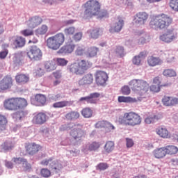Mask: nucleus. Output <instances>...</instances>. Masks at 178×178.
I'll return each mask as SVG.
<instances>
[{
  "mask_svg": "<svg viewBox=\"0 0 178 178\" xmlns=\"http://www.w3.org/2000/svg\"><path fill=\"white\" fill-rule=\"evenodd\" d=\"M84 17L90 19L94 16H98L100 19L108 17L109 13L106 10H101V3L97 0H88L84 5Z\"/></svg>",
  "mask_w": 178,
  "mask_h": 178,
  "instance_id": "f257e3e1",
  "label": "nucleus"
},
{
  "mask_svg": "<svg viewBox=\"0 0 178 178\" xmlns=\"http://www.w3.org/2000/svg\"><path fill=\"white\" fill-rule=\"evenodd\" d=\"M173 23V18L165 13L159 14L151 19L149 26L154 30H163L168 29Z\"/></svg>",
  "mask_w": 178,
  "mask_h": 178,
  "instance_id": "f03ea898",
  "label": "nucleus"
},
{
  "mask_svg": "<svg viewBox=\"0 0 178 178\" xmlns=\"http://www.w3.org/2000/svg\"><path fill=\"white\" fill-rule=\"evenodd\" d=\"M141 122H143L141 116L138 115V113L133 111L125 113L122 118H119V122L121 123V124L131 126L132 127H134V126H140Z\"/></svg>",
  "mask_w": 178,
  "mask_h": 178,
  "instance_id": "7ed1b4c3",
  "label": "nucleus"
},
{
  "mask_svg": "<svg viewBox=\"0 0 178 178\" xmlns=\"http://www.w3.org/2000/svg\"><path fill=\"white\" fill-rule=\"evenodd\" d=\"M27 100L22 97H10L3 102V108L6 111H17L19 108H26Z\"/></svg>",
  "mask_w": 178,
  "mask_h": 178,
  "instance_id": "20e7f679",
  "label": "nucleus"
},
{
  "mask_svg": "<svg viewBox=\"0 0 178 178\" xmlns=\"http://www.w3.org/2000/svg\"><path fill=\"white\" fill-rule=\"evenodd\" d=\"M91 67V64L88 60H81L77 63H73L68 66V70L76 76H83L88 69Z\"/></svg>",
  "mask_w": 178,
  "mask_h": 178,
  "instance_id": "39448f33",
  "label": "nucleus"
},
{
  "mask_svg": "<svg viewBox=\"0 0 178 178\" xmlns=\"http://www.w3.org/2000/svg\"><path fill=\"white\" fill-rule=\"evenodd\" d=\"M65 34L58 33L54 36L49 37L47 40V47L53 51H58L65 44Z\"/></svg>",
  "mask_w": 178,
  "mask_h": 178,
  "instance_id": "423d86ee",
  "label": "nucleus"
},
{
  "mask_svg": "<svg viewBox=\"0 0 178 178\" xmlns=\"http://www.w3.org/2000/svg\"><path fill=\"white\" fill-rule=\"evenodd\" d=\"M70 136L75 141H81L87 136V132L83 129L81 124H74V129H71Z\"/></svg>",
  "mask_w": 178,
  "mask_h": 178,
  "instance_id": "0eeeda50",
  "label": "nucleus"
},
{
  "mask_svg": "<svg viewBox=\"0 0 178 178\" xmlns=\"http://www.w3.org/2000/svg\"><path fill=\"white\" fill-rule=\"evenodd\" d=\"M27 56L31 60L38 62V60L42 59V51L38 47L33 45L29 48V50L27 52Z\"/></svg>",
  "mask_w": 178,
  "mask_h": 178,
  "instance_id": "6e6552de",
  "label": "nucleus"
},
{
  "mask_svg": "<svg viewBox=\"0 0 178 178\" xmlns=\"http://www.w3.org/2000/svg\"><path fill=\"white\" fill-rule=\"evenodd\" d=\"M130 86L134 91H141V92H147L148 91V83L144 80L134 79L130 82Z\"/></svg>",
  "mask_w": 178,
  "mask_h": 178,
  "instance_id": "1a4fd4ad",
  "label": "nucleus"
},
{
  "mask_svg": "<svg viewBox=\"0 0 178 178\" xmlns=\"http://www.w3.org/2000/svg\"><path fill=\"white\" fill-rule=\"evenodd\" d=\"M149 17V15L146 12H138L134 16V23L136 26H144Z\"/></svg>",
  "mask_w": 178,
  "mask_h": 178,
  "instance_id": "9d476101",
  "label": "nucleus"
},
{
  "mask_svg": "<svg viewBox=\"0 0 178 178\" xmlns=\"http://www.w3.org/2000/svg\"><path fill=\"white\" fill-rule=\"evenodd\" d=\"M76 48V44L70 40L67 42L64 46H63L58 51L57 54L59 55H69L72 54Z\"/></svg>",
  "mask_w": 178,
  "mask_h": 178,
  "instance_id": "9b49d317",
  "label": "nucleus"
},
{
  "mask_svg": "<svg viewBox=\"0 0 178 178\" xmlns=\"http://www.w3.org/2000/svg\"><path fill=\"white\" fill-rule=\"evenodd\" d=\"M13 86V79L10 76L6 75L0 81V91L10 90Z\"/></svg>",
  "mask_w": 178,
  "mask_h": 178,
  "instance_id": "f8f14e48",
  "label": "nucleus"
},
{
  "mask_svg": "<svg viewBox=\"0 0 178 178\" xmlns=\"http://www.w3.org/2000/svg\"><path fill=\"white\" fill-rule=\"evenodd\" d=\"M97 86H105L108 81V74L103 71H97L95 75Z\"/></svg>",
  "mask_w": 178,
  "mask_h": 178,
  "instance_id": "ddd939ff",
  "label": "nucleus"
},
{
  "mask_svg": "<svg viewBox=\"0 0 178 178\" xmlns=\"http://www.w3.org/2000/svg\"><path fill=\"white\" fill-rule=\"evenodd\" d=\"M26 152L28 155H35L42 149V147L35 143H29L25 146Z\"/></svg>",
  "mask_w": 178,
  "mask_h": 178,
  "instance_id": "4468645a",
  "label": "nucleus"
},
{
  "mask_svg": "<svg viewBox=\"0 0 178 178\" xmlns=\"http://www.w3.org/2000/svg\"><path fill=\"white\" fill-rule=\"evenodd\" d=\"M24 108L26 107L17 108V110H16L17 111L12 114L13 118H14L16 122L24 120L26 116L29 115V112L24 109Z\"/></svg>",
  "mask_w": 178,
  "mask_h": 178,
  "instance_id": "2eb2a0df",
  "label": "nucleus"
},
{
  "mask_svg": "<svg viewBox=\"0 0 178 178\" xmlns=\"http://www.w3.org/2000/svg\"><path fill=\"white\" fill-rule=\"evenodd\" d=\"M10 42L15 48H23L26 45V39L22 36H13L9 38Z\"/></svg>",
  "mask_w": 178,
  "mask_h": 178,
  "instance_id": "dca6fc26",
  "label": "nucleus"
},
{
  "mask_svg": "<svg viewBox=\"0 0 178 178\" xmlns=\"http://www.w3.org/2000/svg\"><path fill=\"white\" fill-rule=\"evenodd\" d=\"M47 122V114L45 113H38L33 115L32 123L33 124H44Z\"/></svg>",
  "mask_w": 178,
  "mask_h": 178,
  "instance_id": "f3484780",
  "label": "nucleus"
},
{
  "mask_svg": "<svg viewBox=\"0 0 178 178\" xmlns=\"http://www.w3.org/2000/svg\"><path fill=\"white\" fill-rule=\"evenodd\" d=\"M101 97V94L98 92L90 93L89 96L81 97L79 99L80 102H83V101H86L87 104H97L98 101V98Z\"/></svg>",
  "mask_w": 178,
  "mask_h": 178,
  "instance_id": "a211bd4d",
  "label": "nucleus"
},
{
  "mask_svg": "<svg viewBox=\"0 0 178 178\" xmlns=\"http://www.w3.org/2000/svg\"><path fill=\"white\" fill-rule=\"evenodd\" d=\"M92 83H94V76L92 74H87L78 81L77 84L79 87H81L83 86H90Z\"/></svg>",
  "mask_w": 178,
  "mask_h": 178,
  "instance_id": "6ab92c4d",
  "label": "nucleus"
},
{
  "mask_svg": "<svg viewBox=\"0 0 178 178\" xmlns=\"http://www.w3.org/2000/svg\"><path fill=\"white\" fill-rule=\"evenodd\" d=\"M176 38H177V35L173 33V30H168L165 33L160 36V40L167 43L172 42Z\"/></svg>",
  "mask_w": 178,
  "mask_h": 178,
  "instance_id": "aec40b11",
  "label": "nucleus"
},
{
  "mask_svg": "<svg viewBox=\"0 0 178 178\" xmlns=\"http://www.w3.org/2000/svg\"><path fill=\"white\" fill-rule=\"evenodd\" d=\"M41 23H42V18L38 16L33 17L26 22V26L29 29H35V27L40 26Z\"/></svg>",
  "mask_w": 178,
  "mask_h": 178,
  "instance_id": "412c9836",
  "label": "nucleus"
},
{
  "mask_svg": "<svg viewBox=\"0 0 178 178\" xmlns=\"http://www.w3.org/2000/svg\"><path fill=\"white\" fill-rule=\"evenodd\" d=\"M161 101L165 106H173L178 104V98L168 95H165Z\"/></svg>",
  "mask_w": 178,
  "mask_h": 178,
  "instance_id": "4be33fe9",
  "label": "nucleus"
},
{
  "mask_svg": "<svg viewBox=\"0 0 178 178\" xmlns=\"http://www.w3.org/2000/svg\"><path fill=\"white\" fill-rule=\"evenodd\" d=\"M100 147L101 143L99 142H92L84 146L82 151L84 154H88V151H97Z\"/></svg>",
  "mask_w": 178,
  "mask_h": 178,
  "instance_id": "5701e85b",
  "label": "nucleus"
},
{
  "mask_svg": "<svg viewBox=\"0 0 178 178\" xmlns=\"http://www.w3.org/2000/svg\"><path fill=\"white\" fill-rule=\"evenodd\" d=\"M118 21L115 23L114 26L110 29L111 33H119L123 29V26H124V21L120 17L118 18Z\"/></svg>",
  "mask_w": 178,
  "mask_h": 178,
  "instance_id": "b1692460",
  "label": "nucleus"
},
{
  "mask_svg": "<svg viewBox=\"0 0 178 178\" xmlns=\"http://www.w3.org/2000/svg\"><path fill=\"white\" fill-rule=\"evenodd\" d=\"M99 52V48L91 46L88 47L85 53L86 58H95Z\"/></svg>",
  "mask_w": 178,
  "mask_h": 178,
  "instance_id": "393cba45",
  "label": "nucleus"
},
{
  "mask_svg": "<svg viewBox=\"0 0 178 178\" xmlns=\"http://www.w3.org/2000/svg\"><path fill=\"white\" fill-rule=\"evenodd\" d=\"M156 133L159 137H161V138H170V132H169L165 127H160L157 128Z\"/></svg>",
  "mask_w": 178,
  "mask_h": 178,
  "instance_id": "a878e982",
  "label": "nucleus"
},
{
  "mask_svg": "<svg viewBox=\"0 0 178 178\" xmlns=\"http://www.w3.org/2000/svg\"><path fill=\"white\" fill-rule=\"evenodd\" d=\"M65 118L68 122H73L80 118V113L79 111H72L65 114Z\"/></svg>",
  "mask_w": 178,
  "mask_h": 178,
  "instance_id": "bb28decb",
  "label": "nucleus"
},
{
  "mask_svg": "<svg viewBox=\"0 0 178 178\" xmlns=\"http://www.w3.org/2000/svg\"><path fill=\"white\" fill-rule=\"evenodd\" d=\"M154 158L156 159H161L162 158H165L166 156V150L164 147H160L154 149L152 152Z\"/></svg>",
  "mask_w": 178,
  "mask_h": 178,
  "instance_id": "cd10ccee",
  "label": "nucleus"
},
{
  "mask_svg": "<svg viewBox=\"0 0 178 178\" xmlns=\"http://www.w3.org/2000/svg\"><path fill=\"white\" fill-rule=\"evenodd\" d=\"M95 127L97 129H102L104 127L105 129H108V130H115V126L108 121H99L96 123Z\"/></svg>",
  "mask_w": 178,
  "mask_h": 178,
  "instance_id": "c85d7f7f",
  "label": "nucleus"
},
{
  "mask_svg": "<svg viewBox=\"0 0 178 178\" xmlns=\"http://www.w3.org/2000/svg\"><path fill=\"white\" fill-rule=\"evenodd\" d=\"M30 77L24 74H18L15 76V81L17 84H26L29 83Z\"/></svg>",
  "mask_w": 178,
  "mask_h": 178,
  "instance_id": "c756f323",
  "label": "nucleus"
},
{
  "mask_svg": "<svg viewBox=\"0 0 178 178\" xmlns=\"http://www.w3.org/2000/svg\"><path fill=\"white\" fill-rule=\"evenodd\" d=\"M147 63L149 66H152V67H154V66L162 65L163 61L162 60H161V58L158 57H154L151 56L147 58Z\"/></svg>",
  "mask_w": 178,
  "mask_h": 178,
  "instance_id": "7c9ffc66",
  "label": "nucleus"
},
{
  "mask_svg": "<svg viewBox=\"0 0 178 178\" xmlns=\"http://www.w3.org/2000/svg\"><path fill=\"white\" fill-rule=\"evenodd\" d=\"M49 167L51 170H54V172H59V170L63 168V165H62V161L56 160L49 163Z\"/></svg>",
  "mask_w": 178,
  "mask_h": 178,
  "instance_id": "2f4dec72",
  "label": "nucleus"
},
{
  "mask_svg": "<svg viewBox=\"0 0 178 178\" xmlns=\"http://www.w3.org/2000/svg\"><path fill=\"white\" fill-rule=\"evenodd\" d=\"M44 69L47 72H54L56 70V63L54 60L47 61L44 63Z\"/></svg>",
  "mask_w": 178,
  "mask_h": 178,
  "instance_id": "473e14b6",
  "label": "nucleus"
},
{
  "mask_svg": "<svg viewBox=\"0 0 178 178\" xmlns=\"http://www.w3.org/2000/svg\"><path fill=\"white\" fill-rule=\"evenodd\" d=\"M35 101L36 104L44 106V104L47 103V96L42 94H37L35 96Z\"/></svg>",
  "mask_w": 178,
  "mask_h": 178,
  "instance_id": "72a5a7b5",
  "label": "nucleus"
},
{
  "mask_svg": "<svg viewBox=\"0 0 178 178\" xmlns=\"http://www.w3.org/2000/svg\"><path fill=\"white\" fill-rule=\"evenodd\" d=\"M165 149V154L167 155H176L178 152V147L175 145H168L164 147Z\"/></svg>",
  "mask_w": 178,
  "mask_h": 178,
  "instance_id": "f704fd0d",
  "label": "nucleus"
},
{
  "mask_svg": "<svg viewBox=\"0 0 178 178\" xmlns=\"http://www.w3.org/2000/svg\"><path fill=\"white\" fill-rule=\"evenodd\" d=\"M15 147V145L12 143L4 142L3 144L0 145V150L1 152L5 151H10Z\"/></svg>",
  "mask_w": 178,
  "mask_h": 178,
  "instance_id": "c9c22d12",
  "label": "nucleus"
},
{
  "mask_svg": "<svg viewBox=\"0 0 178 178\" xmlns=\"http://www.w3.org/2000/svg\"><path fill=\"white\" fill-rule=\"evenodd\" d=\"M100 31H101V29H99V28H95L93 29L89 30L88 33L90 38H93L94 40H96V38H98L99 37Z\"/></svg>",
  "mask_w": 178,
  "mask_h": 178,
  "instance_id": "e433bc0d",
  "label": "nucleus"
},
{
  "mask_svg": "<svg viewBox=\"0 0 178 178\" xmlns=\"http://www.w3.org/2000/svg\"><path fill=\"white\" fill-rule=\"evenodd\" d=\"M118 101L120 103L124 102L126 104H129L130 102H137V99L133 97H124V96H119L118 98Z\"/></svg>",
  "mask_w": 178,
  "mask_h": 178,
  "instance_id": "4c0bfd02",
  "label": "nucleus"
},
{
  "mask_svg": "<svg viewBox=\"0 0 178 178\" xmlns=\"http://www.w3.org/2000/svg\"><path fill=\"white\" fill-rule=\"evenodd\" d=\"M72 102L70 101H61L57 102L53 104V108H65L66 106H70Z\"/></svg>",
  "mask_w": 178,
  "mask_h": 178,
  "instance_id": "58836bf2",
  "label": "nucleus"
},
{
  "mask_svg": "<svg viewBox=\"0 0 178 178\" xmlns=\"http://www.w3.org/2000/svg\"><path fill=\"white\" fill-rule=\"evenodd\" d=\"M115 149V143L113 141H107L104 145V151L107 154H111Z\"/></svg>",
  "mask_w": 178,
  "mask_h": 178,
  "instance_id": "ea45409f",
  "label": "nucleus"
},
{
  "mask_svg": "<svg viewBox=\"0 0 178 178\" xmlns=\"http://www.w3.org/2000/svg\"><path fill=\"white\" fill-rule=\"evenodd\" d=\"M163 74L165 77H176L177 76V74L176 73V71L173 69H165L163 72Z\"/></svg>",
  "mask_w": 178,
  "mask_h": 178,
  "instance_id": "a19ab883",
  "label": "nucleus"
},
{
  "mask_svg": "<svg viewBox=\"0 0 178 178\" xmlns=\"http://www.w3.org/2000/svg\"><path fill=\"white\" fill-rule=\"evenodd\" d=\"M170 86V83H164L159 85H152L150 86V91H152V92H159L161 91V87H169Z\"/></svg>",
  "mask_w": 178,
  "mask_h": 178,
  "instance_id": "79ce46f5",
  "label": "nucleus"
},
{
  "mask_svg": "<svg viewBox=\"0 0 178 178\" xmlns=\"http://www.w3.org/2000/svg\"><path fill=\"white\" fill-rule=\"evenodd\" d=\"M48 31V26L43 24L41 27L36 29L35 33L37 35H44V34H47Z\"/></svg>",
  "mask_w": 178,
  "mask_h": 178,
  "instance_id": "37998d69",
  "label": "nucleus"
},
{
  "mask_svg": "<svg viewBox=\"0 0 178 178\" xmlns=\"http://www.w3.org/2000/svg\"><path fill=\"white\" fill-rule=\"evenodd\" d=\"M44 73H45V71L40 65L36 67L33 70V74H35L37 77H41L44 76Z\"/></svg>",
  "mask_w": 178,
  "mask_h": 178,
  "instance_id": "c03bdc74",
  "label": "nucleus"
},
{
  "mask_svg": "<svg viewBox=\"0 0 178 178\" xmlns=\"http://www.w3.org/2000/svg\"><path fill=\"white\" fill-rule=\"evenodd\" d=\"M81 115L83 118H91L92 116V110L90 108H83L81 111Z\"/></svg>",
  "mask_w": 178,
  "mask_h": 178,
  "instance_id": "a18cd8bd",
  "label": "nucleus"
},
{
  "mask_svg": "<svg viewBox=\"0 0 178 178\" xmlns=\"http://www.w3.org/2000/svg\"><path fill=\"white\" fill-rule=\"evenodd\" d=\"M74 33H76V28L74 26H70L64 29V34L67 35V37L74 35Z\"/></svg>",
  "mask_w": 178,
  "mask_h": 178,
  "instance_id": "49530a36",
  "label": "nucleus"
},
{
  "mask_svg": "<svg viewBox=\"0 0 178 178\" xmlns=\"http://www.w3.org/2000/svg\"><path fill=\"white\" fill-rule=\"evenodd\" d=\"M169 6L174 12H178V0H170Z\"/></svg>",
  "mask_w": 178,
  "mask_h": 178,
  "instance_id": "de8ad7c7",
  "label": "nucleus"
},
{
  "mask_svg": "<svg viewBox=\"0 0 178 178\" xmlns=\"http://www.w3.org/2000/svg\"><path fill=\"white\" fill-rule=\"evenodd\" d=\"M56 63L58 66H66L69 61L63 58H56Z\"/></svg>",
  "mask_w": 178,
  "mask_h": 178,
  "instance_id": "09e8293b",
  "label": "nucleus"
},
{
  "mask_svg": "<svg viewBox=\"0 0 178 178\" xmlns=\"http://www.w3.org/2000/svg\"><path fill=\"white\" fill-rule=\"evenodd\" d=\"M40 175L42 177L48 178L51 177V170L48 168H42L40 170Z\"/></svg>",
  "mask_w": 178,
  "mask_h": 178,
  "instance_id": "8fccbe9b",
  "label": "nucleus"
},
{
  "mask_svg": "<svg viewBox=\"0 0 178 178\" xmlns=\"http://www.w3.org/2000/svg\"><path fill=\"white\" fill-rule=\"evenodd\" d=\"M120 92L122 95H129L130 92H131V90H130V87L128 86H124L121 88Z\"/></svg>",
  "mask_w": 178,
  "mask_h": 178,
  "instance_id": "3c124183",
  "label": "nucleus"
},
{
  "mask_svg": "<svg viewBox=\"0 0 178 178\" xmlns=\"http://www.w3.org/2000/svg\"><path fill=\"white\" fill-rule=\"evenodd\" d=\"M86 55V50L81 46H79L75 50V55L76 56H83V55Z\"/></svg>",
  "mask_w": 178,
  "mask_h": 178,
  "instance_id": "603ef678",
  "label": "nucleus"
},
{
  "mask_svg": "<svg viewBox=\"0 0 178 178\" xmlns=\"http://www.w3.org/2000/svg\"><path fill=\"white\" fill-rule=\"evenodd\" d=\"M21 34L24 37H29L30 35H34V31L33 29H24L21 31Z\"/></svg>",
  "mask_w": 178,
  "mask_h": 178,
  "instance_id": "864d4df0",
  "label": "nucleus"
},
{
  "mask_svg": "<svg viewBox=\"0 0 178 178\" xmlns=\"http://www.w3.org/2000/svg\"><path fill=\"white\" fill-rule=\"evenodd\" d=\"M108 168L109 165H108V163H100L97 165L96 169L97 170H106V169H108Z\"/></svg>",
  "mask_w": 178,
  "mask_h": 178,
  "instance_id": "5fc2aeb1",
  "label": "nucleus"
},
{
  "mask_svg": "<svg viewBox=\"0 0 178 178\" xmlns=\"http://www.w3.org/2000/svg\"><path fill=\"white\" fill-rule=\"evenodd\" d=\"M22 168L25 171L30 170L31 169V164L29 163L27 159H25L22 162Z\"/></svg>",
  "mask_w": 178,
  "mask_h": 178,
  "instance_id": "6e6d98bb",
  "label": "nucleus"
},
{
  "mask_svg": "<svg viewBox=\"0 0 178 178\" xmlns=\"http://www.w3.org/2000/svg\"><path fill=\"white\" fill-rule=\"evenodd\" d=\"M52 75L56 79V80H60V79H62V70H56L52 73Z\"/></svg>",
  "mask_w": 178,
  "mask_h": 178,
  "instance_id": "4d7b16f0",
  "label": "nucleus"
},
{
  "mask_svg": "<svg viewBox=\"0 0 178 178\" xmlns=\"http://www.w3.org/2000/svg\"><path fill=\"white\" fill-rule=\"evenodd\" d=\"M115 52L119 56H124V49L122 46L117 47Z\"/></svg>",
  "mask_w": 178,
  "mask_h": 178,
  "instance_id": "13d9d810",
  "label": "nucleus"
},
{
  "mask_svg": "<svg viewBox=\"0 0 178 178\" xmlns=\"http://www.w3.org/2000/svg\"><path fill=\"white\" fill-rule=\"evenodd\" d=\"M132 63L140 66V65H141V58L138 56H135L132 59Z\"/></svg>",
  "mask_w": 178,
  "mask_h": 178,
  "instance_id": "bf43d9fd",
  "label": "nucleus"
},
{
  "mask_svg": "<svg viewBox=\"0 0 178 178\" xmlns=\"http://www.w3.org/2000/svg\"><path fill=\"white\" fill-rule=\"evenodd\" d=\"M0 124H8V119L2 114H0Z\"/></svg>",
  "mask_w": 178,
  "mask_h": 178,
  "instance_id": "052dcab7",
  "label": "nucleus"
},
{
  "mask_svg": "<svg viewBox=\"0 0 178 178\" xmlns=\"http://www.w3.org/2000/svg\"><path fill=\"white\" fill-rule=\"evenodd\" d=\"M145 123H146V124H151V123H155V121L154 120V117L153 116L147 117L145 119Z\"/></svg>",
  "mask_w": 178,
  "mask_h": 178,
  "instance_id": "680f3d73",
  "label": "nucleus"
},
{
  "mask_svg": "<svg viewBox=\"0 0 178 178\" xmlns=\"http://www.w3.org/2000/svg\"><path fill=\"white\" fill-rule=\"evenodd\" d=\"M127 141V148H131L134 145V141L132 140V139L127 138H126Z\"/></svg>",
  "mask_w": 178,
  "mask_h": 178,
  "instance_id": "e2e57ef3",
  "label": "nucleus"
},
{
  "mask_svg": "<svg viewBox=\"0 0 178 178\" xmlns=\"http://www.w3.org/2000/svg\"><path fill=\"white\" fill-rule=\"evenodd\" d=\"M25 159H26L20 158V157H18V158L14 157V158H13V161L15 162V163H17L18 165H20V163H23V161Z\"/></svg>",
  "mask_w": 178,
  "mask_h": 178,
  "instance_id": "0e129e2a",
  "label": "nucleus"
},
{
  "mask_svg": "<svg viewBox=\"0 0 178 178\" xmlns=\"http://www.w3.org/2000/svg\"><path fill=\"white\" fill-rule=\"evenodd\" d=\"M82 37H83V33H76L74 35L73 38H74V41H80V40H81Z\"/></svg>",
  "mask_w": 178,
  "mask_h": 178,
  "instance_id": "69168bd1",
  "label": "nucleus"
},
{
  "mask_svg": "<svg viewBox=\"0 0 178 178\" xmlns=\"http://www.w3.org/2000/svg\"><path fill=\"white\" fill-rule=\"evenodd\" d=\"M50 99L51 101H53V102L59 101V99H60V94L54 95L50 97Z\"/></svg>",
  "mask_w": 178,
  "mask_h": 178,
  "instance_id": "338daca9",
  "label": "nucleus"
},
{
  "mask_svg": "<svg viewBox=\"0 0 178 178\" xmlns=\"http://www.w3.org/2000/svg\"><path fill=\"white\" fill-rule=\"evenodd\" d=\"M153 83L156 86H161V78L159 76L154 77V79H153Z\"/></svg>",
  "mask_w": 178,
  "mask_h": 178,
  "instance_id": "774afa93",
  "label": "nucleus"
}]
</instances>
